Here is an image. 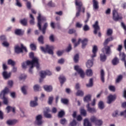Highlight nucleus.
<instances>
[{
    "label": "nucleus",
    "instance_id": "09e8293b",
    "mask_svg": "<svg viewBox=\"0 0 126 126\" xmlns=\"http://www.w3.org/2000/svg\"><path fill=\"white\" fill-rule=\"evenodd\" d=\"M60 123L61 125H66L67 121L65 119L63 118L61 120Z\"/></svg>",
    "mask_w": 126,
    "mask_h": 126
},
{
    "label": "nucleus",
    "instance_id": "a18cd8bd",
    "mask_svg": "<svg viewBox=\"0 0 126 126\" xmlns=\"http://www.w3.org/2000/svg\"><path fill=\"white\" fill-rule=\"evenodd\" d=\"M26 77H27V75H26V74H23L19 77V79L20 80H23L25 79Z\"/></svg>",
    "mask_w": 126,
    "mask_h": 126
},
{
    "label": "nucleus",
    "instance_id": "2eb2a0df",
    "mask_svg": "<svg viewBox=\"0 0 126 126\" xmlns=\"http://www.w3.org/2000/svg\"><path fill=\"white\" fill-rule=\"evenodd\" d=\"M93 27L94 28V34H97V32L100 30V27H99V25H98V21L95 22L94 24L93 25Z\"/></svg>",
    "mask_w": 126,
    "mask_h": 126
},
{
    "label": "nucleus",
    "instance_id": "8fccbe9b",
    "mask_svg": "<svg viewBox=\"0 0 126 126\" xmlns=\"http://www.w3.org/2000/svg\"><path fill=\"white\" fill-rule=\"evenodd\" d=\"M40 87L38 85H35L33 86V90L34 91H39Z\"/></svg>",
    "mask_w": 126,
    "mask_h": 126
},
{
    "label": "nucleus",
    "instance_id": "4c0bfd02",
    "mask_svg": "<svg viewBox=\"0 0 126 126\" xmlns=\"http://www.w3.org/2000/svg\"><path fill=\"white\" fill-rule=\"evenodd\" d=\"M30 18H31V20L30 21V24H31L32 25H34V20L35 19L34 18V17L33 16V15H32V14H30Z\"/></svg>",
    "mask_w": 126,
    "mask_h": 126
},
{
    "label": "nucleus",
    "instance_id": "a19ab883",
    "mask_svg": "<svg viewBox=\"0 0 126 126\" xmlns=\"http://www.w3.org/2000/svg\"><path fill=\"white\" fill-rule=\"evenodd\" d=\"M73 60L74 63H78V61H79V55L78 54H76L74 56Z\"/></svg>",
    "mask_w": 126,
    "mask_h": 126
},
{
    "label": "nucleus",
    "instance_id": "5701e85b",
    "mask_svg": "<svg viewBox=\"0 0 126 126\" xmlns=\"http://www.w3.org/2000/svg\"><path fill=\"white\" fill-rule=\"evenodd\" d=\"M86 66L88 68H90L93 66V60H88L86 63Z\"/></svg>",
    "mask_w": 126,
    "mask_h": 126
},
{
    "label": "nucleus",
    "instance_id": "2f4dec72",
    "mask_svg": "<svg viewBox=\"0 0 126 126\" xmlns=\"http://www.w3.org/2000/svg\"><path fill=\"white\" fill-rule=\"evenodd\" d=\"M7 64L9 65H12V66H14L15 65V62L11 59H9L7 61Z\"/></svg>",
    "mask_w": 126,
    "mask_h": 126
},
{
    "label": "nucleus",
    "instance_id": "c03bdc74",
    "mask_svg": "<svg viewBox=\"0 0 126 126\" xmlns=\"http://www.w3.org/2000/svg\"><path fill=\"white\" fill-rule=\"evenodd\" d=\"M26 88H27V87L26 86H23L21 88V91L24 95H26L27 92H26Z\"/></svg>",
    "mask_w": 126,
    "mask_h": 126
},
{
    "label": "nucleus",
    "instance_id": "603ef678",
    "mask_svg": "<svg viewBox=\"0 0 126 126\" xmlns=\"http://www.w3.org/2000/svg\"><path fill=\"white\" fill-rule=\"evenodd\" d=\"M15 33L16 35H21L22 32H21V30L17 29L15 31Z\"/></svg>",
    "mask_w": 126,
    "mask_h": 126
},
{
    "label": "nucleus",
    "instance_id": "de8ad7c7",
    "mask_svg": "<svg viewBox=\"0 0 126 126\" xmlns=\"http://www.w3.org/2000/svg\"><path fill=\"white\" fill-rule=\"evenodd\" d=\"M122 79H123V76L122 75L118 76L116 81V83H119V82H120Z\"/></svg>",
    "mask_w": 126,
    "mask_h": 126
},
{
    "label": "nucleus",
    "instance_id": "9b49d317",
    "mask_svg": "<svg viewBox=\"0 0 126 126\" xmlns=\"http://www.w3.org/2000/svg\"><path fill=\"white\" fill-rule=\"evenodd\" d=\"M113 19L115 21H118V20H120V19H122L123 18L122 16L119 15L118 12H117L116 10H114L113 11Z\"/></svg>",
    "mask_w": 126,
    "mask_h": 126
},
{
    "label": "nucleus",
    "instance_id": "37998d69",
    "mask_svg": "<svg viewBox=\"0 0 126 126\" xmlns=\"http://www.w3.org/2000/svg\"><path fill=\"white\" fill-rule=\"evenodd\" d=\"M64 116V111L63 110H61L59 112L58 117L59 118H63Z\"/></svg>",
    "mask_w": 126,
    "mask_h": 126
},
{
    "label": "nucleus",
    "instance_id": "f704fd0d",
    "mask_svg": "<svg viewBox=\"0 0 126 126\" xmlns=\"http://www.w3.org/2000/svg\"><path fill=\"white\" fill-rule=\"evenodd\" d=\"M95 126H101L103 125V121L101 120H97L95 123Z\"/></svg>",
    "mask_w": 126,
    "mask_h": 126
},
{
    "label": "nucleus",
    "instance_id": "412c9836",
    "mask_svg": "<svg viewBox=\"0 0 126 126\" xmlns=\"http://www.w3.org/2000/svg\"><path fill=\"white\" fill-rule=\"evenodd\" d=\"M18 121L16 120H9L7 121L6 124L8 125V126H13V125H15V124H17L18 123Z\"/></svg>",
    "mask_w": 126,
    "mask_h": 126
},
{
    "label": "nucleus",
    "instance_id": "dca6fc26",
    "mask_svg": "<svg viewBox=\"0 0 126 126\" xmlns=\"http://www.w3.org/2000/svg\"><path fill=\"white\" fill-rule=\"evenodd\" d=\"M98 51V47L96 45H94L93 48L92 52L93 55L91 56V58L93 59L94 58H95L97 54V51Z\"/></svg>",
    "mask_w": 126,
    "mask_h": 126
},
{
    "label": "nucleus",
    "instance_id": "338daca9",
    "mask_svg": "<svg viewBox=\"0 0 126 126\" xmlns=\"http://www.w3.org/2000/svg\"><path fill=\"white\" fill-rule=\"evenodd\" d=\"M64 63V59L63 58L58 60V63H60V64H63Z\"/></svg>",
    "mask_w": 126,
    "mask_h": 126
},
{
    "label": "nucleus",
    "instance_id": "79ce46f5",
    "mask_svg": "<svg viewBox=\"0 0 126 126\" xmlns=\"http://www.w3.org/2000/svg\"><path fill=\"white\" fill-rule=\"evenodd\" d=\"M2 67L3 70H4V71H5V70H6L7 68H8V67H7V65H6V63L5 62L2 63Z\"/></svg>",
    "mask_w": 126,
    "mask_h": 126
},
{
    "label": "nucleus",
    "instance_id": "b1692460",
    "mask_svg": "<svg viewBox=\"0 0 126 126\" xmlns=\"http://www.w3.org/2000/svg\"><path fill=\"white\" fill-rule=\"evenodd\" d=\"M105 54H106V53H104L102 52V53L100 55V61L101 62H105V61H106V60H107V56H106Z\"/></svg>",
    "mask_w": 126,
    "mask_h": 126
},
{
    "label": "nucleus",
    "instance_id": "72a5a7b5",
    "mask_svg": "<svg viewBox=\"0 0 126 126\" xmlns=\"http://www.w3.org/2000/svg\"><path fill=\"white\" fill-rule=\"evenodd\" d=\"M80 113H81V115H82V116H84V117H86L87 115V113L86 112V110L84 109H81L80 110Z\"/></svg>",
    "mask_w": 126,
    "mask_h": 126
},
{
    "label": "nucleus",
    "instance_id": "4468645a",
    "mask_svg": "<svg viewBox=\"0 0 126 126\" xmlns=\"http://www.w3.org/2000/svg\"><path fill=\"white\" fill-rule=\"evenodd\" d=\"M35 124H36L37 126H41V125L43 124V121H42V115H39L36 116Z\"/></svg>",
    "mask_w": 126,
    "mask_h": 126
},
{
    "label": "nucleus",
    "instance_id": "aec40b11",
    "mask_svg": "<svg viewBox=\"0 0 126 126\" xmlns=\"http://www.w3.org/2000/svg\"><path fill=\"white\" fill-rule=\"evenodd\" d=\"M86 107L87 108L88 112H89V113H96V109H95L94 108H91L90 107V104L88 103Z\"/></svg>",
    "mask_w": 126,
    "mask_h": 126
},
{
    "label": "nucleus",
    "instance_id": "0eeeda50",
    "mask_svg": "<svg viewBox=\"0 0 126 126\" xmlns=\"http://www.w3.org/2000/svg\"><path fill=\"white\" fill-rule=\"evenodd\" d=\"M29 56L30 58L32 59V62H33V60H34V59H36V63L35 62H34L33 64L35 65L37 70H39V69H40V64H39V59L37 57H34V53L33 52L30 53Z\"/></svg>",
    "mask_w": 126,
    "mask_h": 126
},
{
    "label": "nucleus",
    "instance_id": "6e6d98bb",
    "mask_svg": "<svg viewBox=\"0 0 126 126\" xmlns=\"http://www.w3.org/2000/svg\"><path fill=\"white\" fill-rule=\"evenodd\" d=\"M121 116V114H119V111H115L112 114L113 117H118V116Z\"/></svg>",
    "mask_w": 126,
    "mask_h": 126
},
{
    "label": "nucleus",
    "instance_id": "c9c22d12",
    "mask_svg": "<svg viewBox=\"0 0 126 126\" xmlns=\"http://www.w3.org/2000/svg\"><path fill=\"white\" fill-rule=\"evenodd\" d=\"M30 106L31 107H36V106H38V103L36 101H31L30 102Z\"/></svg>",
    "mask_w": 126,
    "mask_h": 126
},
{
    "label": "nucleus",
    "instance_id": "7ed1b4c3",
    "mask_svg": "<svg viewBox=\"0 0 126 126\" xmlns=\"http://www.w3.org/2000/svg\"><path fill=\"white\" fill-rule=\"evenodd\" d=\"M9 92V90H8V88H5V89L1 92L0 94V97L1 99H3V103L5 105H7L8 103V99L7 97H5V95L7 94V93Z\"/></svg>",
    "mask_w": 126,
    "mask_h": 126
},
{
    "label": "nucleus",
    "instance_id": "13d9d810",
    "mask_svg": "<svg viewBox=\"0 0 126 126\" xmlns=\"http://www.w3.org/2000/svg\"><path fill=\"white\" fill-rule=\"evenodd\" d=\"M43 36L41 35L39 38H38V41L40 44H44V41H43Z\"/></svg>",
    "mask_w": 126,
    "mask_h": 126
},
{
    "label": "nucleus",
    "instance_id": "bb28decb",
    "mask_svg": "<svg viewBox=\"0 0 126 126\" xmlns=\"http://www.w3.org/2000/svg\"><path fill=\"white\" fill-rule=\"evenodd\" d=\"M65 80H66V79H65L64 76L61 75L60 76L59 81H60L61 84L64 83V82H65Z\"/></svg>",
    "mask_w": 126,
    "mask_h": 126
},
{
    "label": "nucleus",
    "instance_id": "6ab92c4d",
    "mask_svg": "<svg viewBox=\"0 0 126 126\" xmlns=\"http://www.w3.org/2000/svg\"><path fill=\"white\" fill-rule=\"evenodd\" d=\"M46 111H44V116L45 118H47L48 119H50L52 118V115L50 114H48L49 112H50V108L48 107H46L45 108Z\"/></svg>",
    "mask_w": 126,
    "mask_h": 126
},
{
    "label": "nucleus",
    "instance_id": "58836bf2",
    "mask_svg": "<svg viewBox=\"0 0 126 126\" xmlns=\"http://www.w3.org/2000/svg\"><path fill=\"white\" fill-rule=\"evenodd\" d=\"M98 107L100 110H103V109H104L105 106L104 105V102H103V101H101L98 103Z\"/></svg>",
    "mask_w": 126,
    "mask_h": 126
},
{
    "label": "nucleus",
    "instance_id": "393cba45",
    "mask_svg": "<svg viewBox=\"0 0 126 126\" xmlns=\"http://www.w3.org/2000/svg\"><path fill=\"white\" fill-rule=\"evenodd\" d=\"M44 89L47 92H51L53 90V87L51 86H44Z\"/></svg>",
    "mask_w": 126,
    "mask_h": 126
},
{
    "label": "nucleus",
    "instance_id": "a878e982",
    "mask_svg": "<svg viewBox=\"0 0 126 126\" xmlns=\"http://www.w3.org/2000/svg\"><path fill=\"white\" fill-rule=\"evenodd\" d=\"M105 73L104 72V70H101L100 71V77L101 80L102 82H105Z\"/></svg>",
    "mask_w": 126,
    "mask_h": 126
},
{
    "label": "nucleus",
    "instance_id": "1a4fd4ad",
    "mask_svg": "<svg viewBox=\"0 0 126 126\" xmlns=\"http://www.w3.org/2000/svg\"><path fill=\"white\" fill-rule=\"evenodd\" d=\"M80 42H82V47L83 49H84L85 48V46L87 45V43L88 42V39L87 38H84L83 40L81 41V39L79 38L78 39V42L74 43V47H77V45L80 44Z\"/></svg>",
    "mask_w": 126,
    "mask_h": 126
},
{
    "label": "nucleus",
    "instance_id": "774afa93",
    "mask_svg": "<svg viewBox=\"0 0 126 126\" xmlns=\"http://www.w3.org/2000/svg\"><path fill=\"white\" fill-rule=\"evenodd\" d=\"M27 7L29 9H31V2L28 1L26 4Z\"/></svg>",
    "mask_w": 126,
    "mask_h": 126
},
{
    "label": "nucleus",
    "instance_id": "6e6552de",
    "mask_svg": "<svg viewBox=\"0 0 126 126\" xmlns=\"http://www.w3.org/2000/svg\"><path fill=\"white\" fill-rule=\"evenodd\" d=\"M74 69L77 72L78 74H79L81 78H84V77L85 76V73H84V71L82 70L80 66L78 65H75L74 66Z\"/></svg>",
    "mask_w": 126,
    "mask_h": 126
},
{
    "label": "nucleus",
    "instance_id": "9d476101",
    "mask_svg": "<svg viewBox=\"0 0 126 126\" xmlns=\"http://www.w3.org/2000/svg\"><path fill=\"white\" fill-rule=\"evenodd\" d=\"M113 46V45H111L110 46H105L102 49V53H105L106 55H111V54H112L111 48H112Z\"/></svg>",
    "mask_w": 126,
    "mask_h": 126
},
{
    "label": "nucleus",
    "instance_id": "680f3d73",
    "mask_svg": "<svg viewBox=\"0 0 126 126\" xmlns=\"http://www.w3.org/2000/svg\"><path fill=\"white\" fill-rule=\"evenodd\" d=\"M63 50H59L57 52V54L58 55V56L59 57H61V56H62V55H63Z\"/></svg>",
    "mask_w": 126,
    "mask_h": 126
},
{
    "label": "nucleus",
    "instance_id": "f03ea898",
    "mask_svg": "<svg viewBox=\"0 0 126 126\" xmlns=\"http://www.w3.org/2000/svg\"><path fill=\"white\" fill-rule=\"evenodd\" d=\"M34 62H35V63H37L36 59H33V61H27L26 62H24L22 63V66L23 68H26L27 65H29L30 66L29 73L32 74L33 73L32 69L34 66H36L34 64Z\"/></svg>",
    "mask_w": 126,
    "mask_h": 126
},
{
    "label": "nucleus",
    "instance_id": "423d86ee",
    "mask_svg": "<svg viewBox=\"0 0 126 126\" xmlns=\"http://www.w3.org/2000/svg\"><path fill=\"white\" fill-rule=\"evenodd\" d=\"M23 50L25 51V52H27V49H26V47H25L23 44L21 45V47L19 45H16L15 46V52L16 54H20V53H22Z\"/></svg>",
    "mask_w": 126,
    "mask_h": 126
},
{
    "label": "nucleus",
    "instance_id": "3c124183",
    "mask_svg": "<svg viewBox=\"0 0 126 126\" xmlns=\"http://www.w3.org/2000/svg\"><path fill=\"white\" fill-rule=\"evenodd\" d=\"M0 41H1V42H4L5 41H6V37H5V35H1L0 36Z\"/></svg>",
    "mask_w": 126,
    "mask_h": 126
},
{
    "label": "nucleus",
    "instance_id": "e433bc0d",
    "mask_svg": "<svg viewBox=\"0 0 126 126\" xmlns=\"http://www.w3.org/2000/svg\"><path fill=\"white\" fill-rule=\"evenodd\" d=\"M20 23L24 26L27 25V19H24L20 20Z\"/></svg>",
    "mask_w": 126,
    "mask_h": 126
},
{
    "label": "nucleus",
    "instance_id": "f8f14e48",
    "mask_svg": "<svg viewBox=\"0 0 126 126\" xmlns=\"http://www.w3.org/2000/svg\"><path fill=\"white\" fill-rule=\"evenodd\" d=\"M51 74H52V72L49 70L40 71V77L41 78H45L46 75H51Z\"/></svg>",
    "mask_w": 126,
    "mask_h": 126
},
{
    "label": "nucleus",
    "instance_id": "ddd939ff",
    "mask_svg": "<svg viewBox=\"0 0 126 126\" xmlns=\"http://www.w3.org/2000/svg\"><path fill=\"white\" fill-rule=\"evenodd\" d=\"M117 98V96L116 95H112L110 94L107 97V104H111V103H113L115 100H116V98Z\"/></svg>",
    "mask_w": 126,
    "mask_h": 126
},
{
    "label": "nucleus",
    "instance_id": "ea45409f",
    "mask_svg": "<svg viewBox=\"0 0 126 126\" xmlns=\"http://www.w3.org/2000/svg\"><path fill=\"white\" fill-rule=\"evenodd\" d=\"M113 34V30L111 29H108L106 32L107 36H112Z\"/></svg>",
    "mask_w": 126,
    "mask_h": 126
},
{
    "label": "nucleus",
    "instance_id": "0e129e2a",
    "mask_svg": "<svg viewBox=\"0 0 126 126\" xmlns=\"http://www.w3.org/2000/svg\"><path fill=\"white\" fill-rule=\"evenodd\" d=\"M76 124H77L76 121H75V120H73V121L70 123V126H76Z\"/></svg>",
    "mask_w": 126,
    "mask_h": 126
},
{
    "label": "nucleus",
    "instance_id": "5fc2aeb1",
    "mask_svg": "<svg viewBox=\"0 0 126 126\" xmlns=\"http://www.w3.org/2000/svg\"><path fill=\"white\" fill-rule=\"evenodd\" d=\"M108 88L109 90H110V91H112V92H115L116 90V88L114 86H109Z\"/></svg>",
    "mask_w": 126,
    "mask_h": 126
},
{
    "label": "nucleus",
    "instance_id": "e2e57ef3",
    "mask_svg": "<svg viewBox=\"0 0 126 126\" xmlns=\"http://www.w3.org/2000/svg\"><path fill=\"white\" fill-rule=\"evenodd\" d=\"M53 100H54V97L53 96L49 97L48 99V104H49V105H51V104H52Z\"/></svg>",
    "mask_w": 126,
    "mask_h": 126
},
{
    "label": "nucleus",
    "instance_id": "4d7b16f0",
    "mask_svg": "<svg viewBox=\"0 0 126 126\" xmlns=\"http://www.w3.org/2000/svg\"><path fill=\"white\" fill-rule=\"evenodd\" d=\"M62 103H63V104H66L67 103H68V100L67 99L65 98H62L61 99Z\"/></svg>",
    "mask_w": 126,
    "mask_h": 126
},
{
    "label": "nucleus",
    "instance_id": "4be33fe9",
    "mask_svg": "<svg viewBox=\"0 0 126 126\" xmlns=\"http://www.w3.org/2000/svg\"><path fill=\"white\" fill-rule=\"evenodd\" d=\"M93 3L94 9H98V8H99L98 1H97V0H93Z\"/></svg>",
    "mask_w": 126,
    "mask_h": 126
},
{
    "label": "nucleus",
    "instance_id": "69168bd1",
    "mask_svg": "<svg viewBox=\"0 0 126 126\" xmlns=\"http://www.w3.org/2000/svg\"><path fill=\"white\" fill-rule=\"evenodd\" d=\"M83 30L84 31H88L89 30V27L87 25H85L83 27Z\"/></svg>",
    "mask_w": 126,
    "mask_h": 126
},
{
    "label": "nucleus",
    "instance_id": "c756f323",
    "mask_svg": "<svg viewBox=\"0 0 126 126\" xmlns=\"http://www.w3.org/2000/svg\"><path fill=\"white\" fill-rule=\"evenodd\" d=\"M84 126H92L91 123L89 122L88 119H86L84 121Z\"/></svg>",
    "mask_w": 126,
    "mask_h": 126
},
{
    "label": "nucleus",
    "instance_id": "f3484780",
    "mask_svg": "<svg viewBox=\"0 0 126 126\" xmlns=\"http://www.w3.org/2000/svg\"><path fill=\"white\" fill-rule=\"evenodd\" d=\"M2 75L4 79H8L11 76V72H7L6 71H4L2 73Z\"/></svg>",
    "mask_w": 126,
    "mask_h": 126
},
{
    "label": "nucleus",
    "instance_id": "c85d7f7f",
    "mask_svg": "<svg viewBox=\"0 0 126 126\" xmlns=\"http://www.w3.org/2000/svg\"><path fill=\"white\" fill-rule=\"evenodd\" d=\"M113 40H114V37H113V36H111L110 37L107 38L104 42V46H106L109 42H111V41H113Z\"/></svg>",
    "mask_w": 126,
    "mask_h": 126
},
{
    "label": "nucleus",
    "instance_id": "864d4df0",
    "mask_svg": "<svg viewBox=\"0 0 126 126\" xmlns=\"http://www.w3.org/2000/svg\"><path fill=\"white\" fill-rule=\"evenodd\" d=\"M90 121L91 122H92V123H95L96 121H97V118H96V117L95 116H92L91 119H90Z\"/></svg>",
    "mask_w": 126,
    "mask_h": 126
},
{
    "label": "nucleus",
    "instance_id": "a211bd4d",
    "mask_svg": "<svg viewBox=\"0 0 126 126\" xmlns=\"http://www.w3.org/2000/svg\"><path fill=\"white\" fill-rule=\"evenodd\" d=\"M92 97V95L91 94H87L84 97V102L85 103H88L89 104V102L91 101V97Z\"/></svg>",
    "mask_w": 126,
    "mask_h": 126
},
{
    "label": "nucleus",
    "instance_id": "20e7f679",
    "mask_svg": "<svg viewBox=\"0 0 126 126\" xmlns=\"http://www.w3.org/2000/svg\"><path fill=\"white\" fill-rule=\"evenodd\" d=\"M76 9L77 10L76 14V17H78L80 15V11H81V7L82 6V2L80 0H75V1Z\"/></svg>",
    "mask_w": 126,
    "mask_h": 126
},
{
    "label": "nucleus",
    "instance_id": "49530a36",
    "mask_svg": "<svg viewBox=\"0 0 126 126\" xmlns=\"http://www.w3.org/2000/svg\"><path fill=\"white\" fill-rule=\"evenodd\" d=\"M84 94L83 92L81 90H78L76 93V96H82Z\"/></svg>",
    "mask_w": 126,
    "mask_h": 126
},
{
    "label": "nucleus",
    "instance_id": "bf43d9fd",
    "mask_svg": "<svg viewBox=\"0 0 126 126\" xmlns=\"http://www.w3.org/2000/svg\"><path fill=\"white\" fill-rule=\"evenodd\" d=\"M30 48L32 51H35L36 50V45L34 44H31L30 45Z\"/></svg>",
    "mask_w": 126,
    "mask_h": 126
},
{
    "label": "nucleus",
    "instance_id": "f257e3e1",
    "mask_svg": "<svg viewBox=\"0 0 126 126\" xmlns=\"http://www.w3.org/2000/svg\"><path fill=\"white\" fill-rule=\"evenodd\" d=\"M37 20H38L37 27H38V29H39V30L42 31L43 34H45V33H46V29L47 28V27H48V23H46L44 24L42 29L41 28V25L42 23L44 22V21H46V17L41 16V14L38 13Z\"/></svg>",
    "mask_w": 126,
    "mask_h": 126
},
{
    "label": "nucleus",
    "instance_id": "7c9ffc66",
    "mask_svg": "<svg viewBox=\"0 0 126 126\" xmlns=\"http://www.w3.org/2000/svg\"><path fill=\"white\" fill-rule=\"evenodd\" d=\"M112 63L113 65H117V64L119 63V59H118V58H116V57L114 58L112 60Z\"/></svg>",
    "mask_w": 126,
    "mask_h": 126
},
{
    "label": "nucleus",
    "instance_id": "052dcab7",
    "mask_svg": "<svg viewBox=\"0 0 126 126\" xmlns=\"http://www.w3.org/2000/svg\"><path fill=\"white\" fill-rule=\"evenodd\" d=\"M2 45L4 47H8V46H9V43H8L7 41H5L2 42Z\"/></svg>",
    "mask_w": 126,
    "mask_h": 126
},
{
    "label": "nucleus",
    "instance_id": "473e14b6",
    "mask_svg": "<svg viewBox=\"0 0 126 126\" xmlns=\"http://www.w3.org/2000/svg\"><path fill=\"white\" fill-rule=\"evenodd\" d=\"M87 87H92L93 86V79H90L89 83L86 84Z\"/></svg>",
    "mask_w": 126,
    "mask_h": 126
},
{
    "label": "nucleus",
    "instance_id": "cd10ccee",
    "mask_svg": "<svg viewBox=\"0 0 126 126\" xmlns=\"http://www.w3.org/2000/svg\"><path fill=\"white\" fill-rule=\"evenodd\" d=\"M86 75H87V76H92V75H93V71H92V70L91 69H88L86 70Z\"/></svg>",
    "mask_w": 126,
    "mask_h": 126
},
{
    "label": "nucleus",
    "instance_id": "39448f33",
    "mask_svg": "<svg viewBox=\"0 0 126 126\" xmlns=\"http://www.w3.org/2000/svg\"><path fill=\"white\" fill-rule=\"evenodd\" d=\"M54 48V46L52 45H46L45 48L43 47H40L42 52H44V53H48L50 55H53V54H54V52H53Z\"/></svg>",
    "mask_w": 126,
    "mask_h": 126
}]
</instances>
